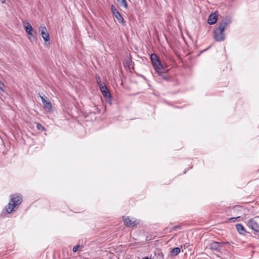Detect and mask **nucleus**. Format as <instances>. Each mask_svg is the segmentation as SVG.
<instances>
[{
  "label": "nucleus",
  "mask_w": 259,
  "mask_h": 259,
  "mask_svg": "<svg viewBox=\"0 0 259 259\" xmlns=\"http://www.w3.org/2000/svg\"><path fill=\"white\" fill-rule=\"evenodd\" d=\"M180 251L181 249L179 247H175L171 250L170 254L171 256H176L180 252Z\"/></svg>",
  "instance_id": "obj_15"
},
{
  "label": "nucleus",
  "mask_w": 259,
  "mask_h": 259,
  "mask_svg": "<svg viewBox=\"0 0 259 259\" xmlns=\"http://www.w3.org/2000/svg\"><path fill=\"white\" fill-rule=\"evenodd\" d=\"M1 2L2 3H4L6 1V0H0Z\"/></svg>",
  "instance_id": "obj_26"
},
{
  "label": "nucleus",
  "mask_w": 259,
  "mask_h": 259,
  "mask_svg": "<svg viewBox=\"0 0 259 259\" xmlns=\"http://www.w3.org/2000/svg\"><path fill=\"white\" fill-rule=\"evenodd\" d=\"M240 208H241V206L239 205H236L234 207L235 210H241Z\"/></svg>",
  "instance_id": "obj_22"
},
{
  "label": "nucleus",
  "mask_w": 259,
  "mask_h": 259,
  "mask_svg": "<svg viewBox=\"0 0 259 259\" xmlns=\"http://www.w3.org/2000/svg\"><path fill=\"white\" fill-rule=\"evenodd\" d=\"M5 87V85L4 84L3 82L0 81V89L2 90V91H3V88Z\"/></svg>",
  "instance_id": "obj_23"
},
{
  "label": "nucleus",
  "mask_w": 259,
  "mask_h": 259,
  "mask_svg": "<svg viewBox=\"0 0 259 259\" xmlns=\"http://www.w3.org/2000/svg\"><path fill=\"white\" fill-rule=\"evenodd\" d=\"M166 71H167L166 69L164 67L163 71L162 70L161 72H157V73H158V75L161 77V78L162 79L165 80H169V77L167 75Z\"/></svg>",
  "instance_id": "obj_11"
},
{
  "label": "nucleus",
  "mask_w": 259,
  "mask_h": 259,
  "mask_svg": "<svg viewBox=\"0 0 259 259\" xmlns=\"http://www.w3.org/2000/svg\"><path fill=\"white\" fill-rule=\"evenodd\" d=\"M9 203L5 206V210H13L18 208L19 205L23 201L22 196L19 193H15L10 196Z\"/></svg>",
  "instance_id": "obj_2"
},
{
  "label": "nucleus",
  "mask_w": 259,
  "mask_h": 259,
  "mask_svg": "<svg viewBox=\"0 0 259 259\" xmlns=\"http://www.w3.org/2000/svg\"><path fill=\"white\" fill-rule=\"evenodd\" d=\"M100 81H101V79H100V77H98V78H97V83H98V82H100Z\"/></svg>",
  "instance_id": "obj_25"
},
{
  "label": "nucleus",
  "mask_w": 259,
  "mask_h": 259,
  "mask_svg": "<svg viewBox=\"0 0 259 259\" xmlns=\"http://www.w3.org/2000/svg\"><path fill=\"white\" fill-rule=\"evenodd\" d=\"M218 16L216 14H211L209 15L208 19V23L212 25L215 24L217 21Z\"/></svg>",
  "instance_id": "obj_10"
},
{
  "label": "nucleus",
  "mask_w": 259,
  "mask_h": 259,
  "mask_svg": "<svg viewBox=\"0 0 259 259\" xmlns=\"http://www.w3.org/2000/svg\"><path fill=\"white\" fill-rule=\"evenodd\" d=\"M150 60L153 68L156 72H161L164 70V67L162 66L159 58L155 54H152L150 55Z\"/></svg>",
  "instance_id": "obj_3"
},
{
  "label": "nucleus",
  "mask_w": 259,
  "mask_h": 259,
  "mask_svg": "<svg viewBox=\"0 0 259 259\" xmlns=\"http://www.w3.org/2000/svg\"><path fill=\"white\" fill-rule=\"evenodd\" d=\"M231 22V21L229 18H225L217 25L213 31V37L215 41L221 42L225 40L226 34L224 31L227 28Z\"/></svg>",
  "instance_id": "obj_1"
},
{
  "label": "nucleus",
  "mask_w": 259,
  "mask_h": 259,
  "mask_svg": "<svg viewBox=\"0 0 259 259\" xmlns=\"http://www.w3.org/2000/svg\"><path fill=\"white\" fill-rule=\"evenodd\" d=\"M235 226L236 230L240 235H244L246 233L245 229L241 224H237Z\"/></svg>",
  "instance_id": "obj_12"
},
{
  "label": "nucleus",
  "mask_w": 259,
  "mask_h": 259,
  "mask_svg": "<svg viewBox=\"0 0 259 259\" xmlns=\"http://www.w3.org/2000/svg\"><path fill=\"white\" fill-rule=\"evenodd\" d=\"M117 2L120 6H123L125 8H127V3L126 0H117Z\"/></svg>",
  "instance_id": "obj_16"
},
{
  "label": "nucleus",
  "mask_w": 259,
  "mask_h": 259,
  "mask_svg": "<svg viewBox=\"0 0 259 259\" xmlns=\"http://www.w3.org/2000/svg\"><path fill=\"white\" fill-rule=\"evenodd\" d=\"M41 99V101H42V104H44V103H45L47 101V96H46L45 95H43V96H39Z\"/></svg>",
  "instance_id": "obj_20"
},
{
  "label": "nucleus",
  "mask_w": 259,
  "mask_h": 259,
  "mask_svg": "<svg viewBox=\"0 0 259 259\" xmlns=\"http://www.w3.org/2000/svg\"><path fill=\"white\" fill-rule=\"evenodd\" d=\"M81 247V246L80 245H77L73 247L72 251L73 252H75L77 251H78L79 249Z\"/></svg>",
  "instance_id": "obj_19"
},
{
  "label": "nucleus",
  "mask_w": 259,
  "mask_h": 259,
  "mask_svg": "<svg viewBox=\"0 0 259 259\" xmlns=\"http://www.w3.org/2000/svg\"><path fill=\"white\" fill-rule=\"evenodd\" d=\"M24 27L27 33L31 35L32 36H35L36 34V31L33 30L31 24L29 22H23Z\"/></svg>",
  "instance_id": "obj_6"
},
{
  "label": "nucleus",
  "mask_w": 259,
  "mask_h": 259,
  "mask_svg": "<svg viewBox=\"0 0 259 259\" xmlns=\"http://www.w3.org/2000/svg\"><path fill=\"white\" fill-rule=\"evenodd\" d=\"M43 104L44 108L45 110H48L49 112H51L52 111V105L51 102L50 101H47Z\"/></svg>",
  "instance_id": "obj_13"
},
{
  "label": "nucleus",
  "mask_w": 259,
  "mask_h": 259,
  "mask_svg": "<svg viewBox=\"0 0 259 259\" xmlns=\"http://www.w3.org/2000/svg\"><path fill=\"white\" fill-rule=\"evenodd\" d=\"M100 90H102L103 89H106V85L105 83L104 82H102V81H100V82H98V83Z\"/></svg>",
  "instance_id": "obj_17"
},
{
  "label": "nucleus",
  "mask_w": 259,
  "mask_h": 259,
  "mask_svg": "<svg viewBox=\"0 0 259 259\" xmlns=\"http://www.w3.org/2000/svg\"><path fill=\"white\" fill-rule=\"evenodd\" d=\"M239 217H236V218H230L229 220L230 221H233V222H234L237 218H238Z\"/></svg>",
  "instance_id": "obj_24"
},
{
  "label": "nucleus",
  "mask_w": 259,
  "mask_h": 259,
  "mask_svg": "<svg viewBox=\"0 0 259 259\" xmlns=\"http://www.w3.org/2000/svg\"><path fill=\"white\" fill-rule=\"evenodd\" d=\"M101 92H102V94L103 95V96L106 98V99H110L111 98V94L110 93V92L108 91V90H107V88H106V89H103L102 90H101Z\"/></svg>",
  "instance_id": "obj_14"
},
{
  "label": "nucleus",
  "mask_w": 259,
  "mask_h": 259,
  "mask_svg": "<svg viewBox=\"0 0 259 259\" xmlns=\"http://www.w3.org/2000/svg\"><path fill=\"white\" fill-rule=\"evenodd\" d=\"M111 11L115 16V17L117 19L119 23H123L124 22V19L123 17L121 16L120 14L119 13V12L117 11L116 8L112 5L111 6Z\"/></svg>",
  "instance_id": "obj_7"
},
{
  "label": "nucleus",
  "mask_w": 259,
  "mask_h": 259,
  "mask_svg": "<svg viewBox=\"0 0 259 259\" xmlns=\"http://www.w3.org/2000/svg\"><path fill=\"white\" fill-rule=\"evenodd\" d=\"M122 219L124 225L129 228L135 227L140 223L139 220L135 219L134 218H131L130 217L123 216Z\"/></svg>",
  "instance_id": "obj_4"
},
{
  "label": "nucleus",
  "mask_w": 259,
  "mask_h": 259,
  "mask_svg": "<svg viewBox=\"0 0 259 259\" xmlns=\"http://www.w3.org/2000/svg\"><path fill=\"white\" fill-rule=\"evenodd\" d=\"M13 211H7V214H10L11 213V212H12Z\"/></svg>",
  "instance_id": "obj_27"
},
{
  "label": "nucleus",
  "mask_w": 259,
  "mask_h": 259,
  "mask_svg": "<svg viewBox=\"0 0 259 259\" xmlns=\"http://www.w3.org/2000/svg\"><path fill=\"white\" fill-rule=\"evenodd\" d=\"M36 128L37 130L41 131H46L45 127L44 126H42L40 123L37 124Z\"/></svg>",
  "instance_id": "obj_18"
},
{
  "label": "nucleus",
  "mask_w": 259,
  "mask_h": 259,
  "mask_svg": "<svg viewBox=\"0 0 259 259\" xmlns=\"http://www.w3.org/2000/svg\"><path fill=\"white\" fill-rule=\"evenodd\" d=\"M181 226L180 225H176L171 228V231H177L179 229H180Z\"/></svg>",
  "instance_id": "obj_21"
},
{
  "label": "nucleus",
  "mask_w": 259,
  "mask_h": 259,
  "mask_svg": "<svg viewBox=\"0 0 259 259\" xmlns=\"http://www.w3.org/2000/svg\"><path fill=\"white\" fill-rule=\"evenodd\" d=\"M39 31L41 37L46 42L50 40V36L45 26H40Z\"/></svg>",
  "instance_id": "obj_9"
},
{
  "label": "nucleus",
  "mask_w": 259,
  "mask_h": 259,
  "mask_svg": "<svg viewBox=\"0 0 259 259\" xmlns=\"http://www.w3.org/2000/svg\"><path fill=\"white\" fill-rule=\"evenodd\" d=\"M247 225L254 231L259 233V225L253 219H250L248 221Z\"/></svg>",
  "instance_id": "obj_8"
},
{
  "label": "nucleus",
  "mask_w": 259,
  "mask_h": 259,
  "mask_svg": "<svg viewBox=\"0 0 259 259\" xmlns=\"http://www.w3.org/2000/svg\"><path fill=\"white\" fill-rule=\"evenodd\" d=\"M225 243L224 242H219L216 241L212 242L210 244V248L216 251L217 252H220L221 251Z\"/></svg>",
  "instance_id": "obj_5"
}]
</instances>
